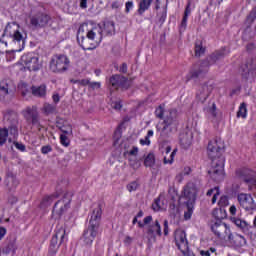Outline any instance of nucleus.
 <instances>
[{"label":"nucleus","mask_w":256,"mask_h":256,"mask_svg":"<svg viewBox=\"0 0 256 256\" xmlns=\"http://www.w3.org/2000/svg\"><path fill=\"white\" fill-rule=\"evenodd\" d=\"M211 231L218 239H220V241H227V237H229V234L231 233L229 226L221 220H217L211 225Z\"/></svg>","instance_id":"nucleus-10"},{"label":"nucleus","mask_w":256,"mask_h":256,"mask_svg":"<svg viewBox=\"0 0 256 256\" xmlns=\"http://www.w3.org/2000/svg\"><path fill=\"white\" fill-rule=\"evenodd\" d=\"M206 195H207V197H211V195H213L212 205H215L217 203V197H219V195H220L219 188L214 187V188L208 190Z\"/></svg>","instance_id":"nucleus-35"},{"label":"nucleus","mask_w":256,"mask_h":256,"mask_svg":"<svg viewBox=\"0 0 256 256\" xmlns=\"http://www.w3.org/2000/svg\"><path fill=\"white\" fill-rule=\"evenodd\" d=\"M62 243H67V234L63 227H60L56 229V233L51 239L50 251L57 253V249H59V245H62Z\"/></svg>","instance_id":"nucleus-12"},{"label":"nucleus","mask_w":256,"mask_h":256,"mask_svg":"<svg viewBox=\"0 0 256 256\" xmlns=\"http://www.w3.org/2000/svg\"><path fill=\"white\" fill-rule=\"evenodd\" d=\"M18 91H20L23 97H26V95H29V85H27L25 82H20L18 84Z\"/></svg>","instance_id":"nucleus-41"},{"label":"nucleus","mask_w":256,"mask_h":256,"mask_svg":"<svg viewBox=\"0 0 256 256\" xmlns=\"http://www.w3.org/2000/svg\"><path fill=\"white\" fill-rule=\"evenodd\" d=\"M4 183L10 191H12V189H15V187L19 185V181H17V178H15L13 173L7 174Z\"/></svg>","instance_id":"nucleus-26"},{"label":"nucleus","mask_w":256,"mask_h":256,"mask_svg":"<svg viewBox=\"0 0 256 256\" xmlns=\"http://www.w3.org/2000/svg\"><path fill=\"white\" fill-rule=\"evenodd\" d=\"M204 111L210 119H215V117H217V105H215V102L206 107Z\"/></svg>","instance_id":"nucleus-31"},{"label":"nucleus","mask_w":256,"mask_h":256,"mask_svg":"<svg viewBox=\"0 0 256 256\" xmlns=\"http://www.w3.org/2000/svg\"><path fill=\"white\" fill-rule=\"evenodd\" d=\"M181 145L187 149L193 143V131L187 129L185 132H182L179 136Z\"/></svg>","instance_id":"nucleus-21"},{"label":"nucleus","mask_w":256,"mask_h":256,"mask_svg":"<svg viewBox=\"0 0 256 256\" xmlns=\"http://www.w3.org/2000/svg\"><path fill=\"white\" fill-rule=\"evenodd\" d=\"M176 246L183 253L184 256H193L189 254V242L187 241V234L183 230H176L174 234Z\"/></svg>","instance_id":"nucleus-11"},{"label":"nucleus","mask_w":256,"mask_h":256,"mask_svg":"<svg viewBox=\"0 0 256 256\" xmlns=\"http://www.w3.org/2000/svg\"><path fill=\"white\" fill-rule=\"evenodd\" d=\"M195 55L196 57L205 55V47H203V43L201 41H197L195 44Z\"/></svg>","instance_id":"nucleus-37"},{"label":"nucleus","mask_w":256,"mask_h":256,"mask_svg":"<svg viewBox=\"0 0 256 256\" xmlns=\"http://www.w3.org/2000/svg\"><path fill=\"white\" fill-rule=\"evenodd\" d=\"M184 201L186 205V210L184 211V219L185 221H189L193 216V205H195V201L197 199V186L193 183H188L186 187H184L183 194L180 197V201Z\"/></svg>","instance_id":"nucleus-5"},{"label":"nucleus","mask_w":256,"mask_h":256,"mask_svg":"<svg viewBox=\"0 0 256 256\" xmlns=\"http://www.w3.org/2000/svg\"><path fill=\"white\" fill-rule=\"evenodd\" d=\"M152 209L154 211H163V209H165V206H161V198L155 200V202L152 205Z\"/></svg>","instance_id":"nucleus-46"},{"label":"nucleus","mask_w":256,"mask_h":256,"mask_svg":"<svg viewBox=\"0 0 256 256\" xmlns=\"http://www.w3.org/2000/svg\"><path fill=\"white\" fill-rule=\"evenodd\" d=\"M22 115L28 123H32L33 125H36V123H39V112H37V107L35 106L26 107L22 111Z\"/></svg>","instance_id":"nucleus-18"},{"label":"nucleus","mask_w":256,"mask_h":256,"mask_svg":"<svg viewBox=\"0 0 256 256\" xmlns=\"http://www.w3.org/2000/svg\"><path fill=\"white\" fill-rule=\"evenodd\" d=\"M207 97H209V89L207 86L202 87V90L197 93V99L201 103H205L207 101Z\"/></svg>","instance_id":"nucleus-34"},{"label":"nucleus","mask_w":256,"mask_h":256,"mask_svg":"<svg viewBox=\"0 0 256 256\" xmlns=\"http://www.w3.org/2000/svg\"><path fill=\"white\" fill-rule=\"evenodd\" d=\"M0 91H3L6 95L9 93V84L6 80L0 82Z\"/></svg>","instance_id":"nucleus-52"},{"label":"nucleus","mask_w":256,"mask_h":256,"mask_svg":"<svg viewBox=\"0 0 256 256\" xmlns=\"http://www.w3.org/2000/svg\"><path fill=\"white\" fill-rule=\"evenodd\" d=\"M60 131H62L64 135H73V126L68 123L63 124L60 126Z\"/></svg>","instance_id":"nucleus-43"},{"label":"nucleus","mask_w":256,"mask_h":256,"mask_svg":"<svg viewBox=\"0 0 256 256\" xmlns=\"http://www.w3.org/2000/svg\"><path fill=\"white\" fill-rule=\"evenodd\" d=\"M86 35L92 40L93 45L99 46L103 41V27L101 24H96L88 30Z\"/></svg>","instance_id":"nucleus-15"},{"label":"nucleus","mask_w":256,"mask_h":256,"mask_svg":"<svg viewBox=\"0 0 256 256\" xmlns=\"http://www.w3.org/2000/svg\"><path fill=\"white\" fill-rule=\"evenodd\" d=\"M226 240L228 241L229 245H231V247H233L234 249H241L245 247V245H247V239L245 238V236L238 233L230 232Z\"/></svg>","instance_id":"nucleus-16"},{"label":"nucleus","mask_w":256,"mask_h":256,"mask_svg":"<svg viewBox=\"0 0 256 256\" xmlns=\"http://www.w3.org/2000/svg\"><path fill=\"white\" fill-rule=\"evenodd\" d=\"M145 167H153L155 165V155L153 153H149L144 160Z\"/></svg>","instance_id":"nucleus-42"},{"label":"nucleus","mask_w":256,"mask_h":256,"mask_svg":"<svg viewBox=\"0 0 256 256\" xmlns=\"http://www.w3.org/2000/svg\"><path fill=\"white\" fill-rule=\"evenodd\" d=\"M71 207V195L65 194L64 197L58 200L52 210V219H61V215L65 214L67 209Z\"/></svg>","instance_id":"nucleus-8"},{"label":"nucleus","mask_w":256,"mask_h":256,"mask_svg":"<svg viewBox=\"0 0 256 256\" xmlns=\"http://www.w3.org/2000/svg\"><path fill=\"white\" fill-rule=\"evenodd\" d=\"M90 89H101V82H90L89 84Z\"/></svg>","instance_id":"nucleus-54"},{"label":"nucleus","mask_w":256,"mask_h":256,"mask_svg":"<svg viewBox=\"0 0 256 256\" xmlns=\"http://www.w3.org/2000/svg\"><path fill=\"white\" fill-rule=\"evenodd\" d=\"M110 84L114 89H129L131 81L121 75H114L110 78Z\"/></svg>","instance_id":"nucleus-19"},{"label":"nucleus","mask_w":256,"mask_h":256,"mask_svg":"<svg viewBox=\"0 0 256 256\" xmlns=\"http://www.w3.org/2000/svg\"><path fill=\"white\" fill-rule=\"evenodd\" d=\"M31 91L34 97H45L47 95V85L41 84L40 86H33Z\"/></svg>","instance_id":"nucleus-27"},{"label":"nucleus","mask_w":256,"mask_h":256,"mask_svg":"<svg viewBox=\"0 0 256 256\" xmlns=\"http://www.w3.org/2000/svg\"><path fill=\"white\" fill-rule=\"evenodd\" d=\"M151 3H153V0H141L137 10L138 15H143L145 11H148Z\"/></svg>","instance_id":"nucleus-29"},{"label":"nucleus","mask_w":256,"mask_h":256,"mask_svg":"<svg viewBox=\"0 0 256 256\" xmlns=\"http://www.w3.org/2000/svg\"><path fill=\"white\" fill-rule=\"evenodd\" d=\"M120 73H127V63H123L120 67Z\"/></svg>","instance_id":"nucleus-63"},{"label":"nucleus","mask_w":256,"mask_h":256,"mask_svg":"<svg viewBox=\"0 0 256 256\" xmlns=\"http://www.w3.org/2000/svg\"><path fill=\"white\" fill-rule=\"evenodd\" d=\"M42 111L45 113V115H53L57 113V105L45 103L43 105Z\"/></svg>","instance_id":"nucleus-33"},{"label":"nucleus","mask_w":256,"mask_h":256,"mask_svg":"<svg viewBox=\"0 0 256 256\" xmlns=\"http://www.w3.org/2000/svg\"><path fill=\"white\" fill-rule=\"evenodd\" d=\"M52 99L54 103H59V101H61V97L57 93L53 94Z\"/></svg>","instance_id":"nucleus-61"},{"label":"nucleus","mask_w":256,"mask_h":256,"mask_svg":"<svg viewBox=\"0 0 256 256\" xmlns=\"http://www.w3.org/2000/svg\"><path fill=\"white\" fill-rule=\"evenodd\" d=\"M155 115L158 119H163V115H165V108H163V106L156 108Z\"/></svg>","instance_id":"nucleus-51"},{"label":"nucleus","mask_w":256,"mask_h":256,"mask_svg":"<svg viewBox=\"0 0 256 256\" xmlns=\"http://www.w3.org/2000/svg\"><path fill=\"white\" fill-rule=\"evenodd\" d=\"M21 61L25 65V69H28V71H39V69H41L39 57L35 56L33 53L23 55Z\"/></svg>","instance_id":"nucleus-14"},{"label":"nucleus","mask_w":256,"mask_h":256,"mask_svg":"<svg viewBox=\"0 0 256 256\" xmlns=\"http://www.w3.org/2000/svg\"><path fill=\"white\" fill-rule=\"evenodd\" d=\"M19 137V126L16 119H13L12 123L9 126H5L0 128V147H3L5 143H13L14 147L21 151V153H25L27 151V147L25 144L21 142H17V138Z\"/></svg>","instance_id":"nucleus-3"},{"label":"nucleus","mask_w":256,"mask_h":256,"mask_svg":"<svg viewBox=\"0 0 256 256\" xmlns=\"http://www.w3.org/2000/svg\"><path fill=\"white\" fill-rule=\"evenodd\" d=\"M229 212L231 213V215H236L237 207L235 205L230 206Z\"/></svg>","instance_id":"nucleus-62"},{"label":"nucleus","mask_w":256,"mask_h":256,"mask_svg":"<svg viewBox=\"0 0 256 256\" xmlns=\"http://www.w3.org/2000/svg\"><path fill=\"white\" fill-rule=\"evenodd\" d=\"M219 207H227L229 205V198L227 196H222L218 201Z\"/></svg>","instance_id":"nucleus-53"},{"label":"nucleus","mask_w":256,"mask_h":256,"mask_svg":"<svg viewBox=\"0 0 256 256\" xmlns=\"http://www.w3.org/2000/svg\"><path fill=\"white\" fill-rule=\"evenodd\" d=\"M81 33H83V27L79 28L77 39L78 43L81 45L84 51H93V49H97V47H99L98 45L93 44V40L89 38L88 35L84 37L83 35H81Z\"/></svg>","instance_id":"nucleus-17"},{"label":"nucleus","mask_w":256,"mask_h":256,"mask_svg":"<svg viewBox=\"0 0 256 256\" xmlns=\"http://www.w3.org/2000/svg\"><path fill=\"white\" fill-rule=\"evenodd\" d=\"M137 189H139V182L138 181H133V182H130L128 185H127V190L132 193V191H137Z\"/></svg>","instance_id":"nucleus-47"},{"label":"nucleus","mask_w":256,"mask_h":256,"mask_svg":"<svg viewBox=\"0 0 256 256\" xmlns=\"http://www.w3.org/2000/svg\"><path fill=\"white\" fill-rule=\"evenodd\" d=\"M251 71H253V61L251 60L245 64H242L240 67V72L242 73L243 77H247Z\"/></svg>","instance_id":"nucleus-32"},{"label":"nucleus","mask_w":256,"mask_h":256,"mask_svg":"<svg viewBox=\"0 0 256 256\" xmlns=\"http://www.w3.org/2000/svg\"><path fill=\"white\" fill-rule=\"evenodd\" d=\"M161 3L164 4V7L162 11L157 14V18L159 23L163 25V23H165V20L167 19V0H156V9H159Z\"/></svg>","instance_id":"nucleus-22"},{"label":"nucleus","mask_w":256,"mask_h":256,"mask_svg":"<svg viewBox=\"0 0 256 256\" xmlns=\"http://www.w3.org/2000/svg\"><path fill=\"white\" fill-rule=\"evenodd\" d=\"M17 248H15V244L14 243H10L7 245V247L2 249V253H4L5 255H9V253L12 251V253H15Z\"/></svg>","instance_id":"nucleus-44"},{"label":"nucleus","mask_w":256,"mask_h":256,"mask_svg":"<svg viewBox=\"0 0 256 256\" xmlns=\"http://www.w3.org/2000/svg\"><path fill=\"white\" fill-rule=\"evenodd\" d=\"M27 39V33L19 24L12 22L8 23L5 27L4 33L0 38V55L7 51V45H17L18 48L15 49V53H20L25 49V41Z\"/></svg>","instance_id":"nucleus-2"},{"label":"nucleus","mask_w":256,"mask_h":256,"mask_svg":"<svg viewBox=\"0 0 256 256\" xmlns=\"http://www.w3.org/2000/svg\"><path fill=\"white\" fill-rule=\"evenodd\" d=\"M165 155H164V164L165 165H171L173 164V161L175 159V155H177V149H174L171 152V146H167L165 148Z\"/></svg>","instance_id":"nucleus-24"},{"label":"nucleus","mask_w":256,"mask_h":256,"mask_svg":"<svg viewBox=\"0 0 256 256\" xmlns=\"http://www.w3.org/2000/svg\"><path fill=\"white\" fill-rule=\"evenodd\" d=\"M221 57H225V52H216L213 53L207 61L202 62L199 65H195L193 69L191 70V78L193 77H199L202 73H207L209 71V66L213 65L214 63H217Z\"/></svg>","instance_id":"nucleus-7"},{"label":"nucleus","mask_w":256,"mask_h":256,"mask_svg":"<svg viewBox=\"0 0 256 256\" xmlns=\"http://www.w3.org/2000/svg\"><path fill=\"white\" fill-rule=\"evenodd\" d=\"M53 151V149L51 148V146H43L41 148V153L43 155H47V153H51Z\"/></svg>","instance_id":"nucleus-55"},{"label":"nucleus","mask_w":256,"mask_h":256,"mask_svg":"<svg viewBox=\"0 0 256 256\" xmlns=\"http://www.w3.org/2000/svg\"><path fill=\"white\" fill-rule=\"evenodd\" d=\"M238 203L242 209H245L248 213L253 214L256 211V203L251 194L241 193L237 197Z\"/></svg>","instance_id":"nucleus-13"},{"label":"nucleus","mask_w":256,"mask_h":256,"mask_svg":"<svg viewBox=\"0 0 256 256\" xmlns=\"http://www.w3.org/2000/svg\"><path fill=\"white\" fill-rule=\"evenodd\" d=\"M148 235H152V237H155V235L161 237V235H163V232L161 231V224H159V220H155L153 224L149 226Z\"/></svg>","instance_id":"nucleus-25"},{"label":"nucleus","mask_w":256,"mask_h":256,"mask_svg":"<svg viewBox=\"0 0 256 256\" xmlns=\"http://www.w3.org/2000/svg\"><path fill=\"white\" fill-rule=\"evenodd\" d=\"M189 15H191V2H188L184 12V17L189 18Z\"/></svg>","instance_id":"nucleus-56"},{"label":"nucleus","mask_w":256,"mask_h":256,"mask_svg":"<svg viewBox=\"0 0 256 256\" xmlns=\"http://www.w3.org/2000/svg\"><path fill=\"white\" fill-rule=\"evenodd\" d=\"M177 110L173 109L169 111L162 122L156 125V131L160 133L161 137H167L170 133H173L177 129Z\"/></svg>","instance_id":"nucleus-6"},{"label":"nucleus","mask_w":256,"mask_h":256,"mask_svg":"<svg viewBox=\"0 0 256 256\" xmlns=\"http://www.w3.org/2000/svg\"><path fill=\"white\" fill-rule=\"evenodd\" d=\"M134 7H135V3L133 2V0L127 1L125 3V13H131Z\"/></svg>","instance_id":"nucleus-50"},{"label":"nucleus","mask_w":256,"mask_h":256,"mask_svg":"<svg viewBox=\"0 0 256 256\" xmlns=\"http://www.w3.org/2000/svg\"><path fill=\"white\" fill-rule=\"evenodd\" d=\"M60 143L63 145V147H69V137H67V134H61L60 135Z\"/></svg>","instance_id":"nucleus-49"},{"label":"nucleus","mask_w":256,"mask_h":256,"mask_svg":"<svg viewBox=\"0 0 256 256\" xmlns=\"http://www.w3.org/2000/svg\"><path fill=\"white\" fill-rule=\"evenodd\" d=\"M50 69L54 73H63L69 69V58L65 55H56L50 62Z\"/></svg>","instance_id":"nucleus-9"},{"label":"nucleus","mask_w":256,"mask_h":256,"mask_svg":"<svg viewBox=\"0 0 256 256\" xmlns=\"http://www.w3.org/2000/svg\"><path fill=\"white\" fill-rule=\"evenodd\" d=\"M101 225V208L93 210L88 228L84 231L82 241L84 245L91 246L97 235H99V226Z\"/></svg>","instance_id":"nucleus-4"},{"label":"nucleus","mask_w":256,"mask_h":256,"mask_svg":"<svg viewBox=\"0 0 256 256\" xmlns=\"http://www.w3.org/2000/svg\"><path fill=\"white\" fill-rule=\"evenodd\" d=\"M76 83H79V85H83V86L90 85V81L87 79L78 80L76 81Z\"/></svg>","instance_id":"nucleus-60"},{"label":"nucleus","mask_w":256,"mask_h":256,"mask_svg":"<svg viewBox=\"0 0 256 256\" xmlns=\"http://www.w3.org/2000/svg\"><path fill=\"white\" fill-rule=\"evenodd\" d=\"M233 223L236 225V227H239V229H242L244 233H247L249 229H251V225L247 223L245 220L239 219V218H233Z\"/></svg>","instance_id":"nucleus-28"},{"label":"nucleus","mask_w":256,"mask_h":256,"mask_svg":"<svg viewBox=\"0 0 256 256\" xmlns=\"http://www.w3.org/2000/svg\"><path fill=\"white\" fill-rule=\"evenodd\" d=\"M153 135H154L153 130H148L147 135L144 138L140 139V145H143V146L151 145L150 139L151 137H153Z\"/></svg>","instance_id":"nucleus-40"},{"label":"nucleus","mask_w":256,"mask_h":256,"mask_svg":"<svg viewBox=\"0 0 256 256\" xmlns=\"http://www.w3.org/2000/svg\"><path fill=\"white\" fill-rule=\"evenodd\" d=\"M237 117L242 119H247V104L242 103L239 106V110L237 112Z\"/></svg>","instance_id":"nucleus-38"},{"label":"nucleus","mask_w":256,"mask_h":256,"mask_svg":"<svg viewBox=\"0 0 256 256\" xmlns=\"http://www.w3.org/2000/svg\"><path fill=\"white\" fill-rule=\"evenodd\" d=\"M164 235L167 236L169 235V221L164 220Z\"/></svg>","instance_id":"nucleus-57"},{"label":"nucleus","mask_w":256,"mask_h":256,"mask_svg":"<svg viewBox=\"0 0 256 256\" xmlns=\"http://www.w3.org/2000/svg\"><path fill=\"white\" fill-rule=\"evenodd\" d=\"M87 1L88 0H80L81 9H87Z\"/></svg>","instance_id":"nucleus-64"},{"label":"nucleus","mask_w":256,"mask_h":256,"mask_svg":"<svg viewBox=\"0 0 256 256\" xmlns=\"http://www.w3.org/2000/svg\"><path fill=\"white\" fill-rule=\"evenodd\" d=\"M111 108L116 109V111L121 110L123 104H121V100H111L110 102Z\"/></svg>","instance_id":"nucleus-48"},{"label":"nucleus","mask_w":256,"mask_h":256,"mask_svg":"<svg viewBox=\"0 0 256 256\" xmlns=\"http://www.w3.org/2000/svg\"><path fill=\"white\" fill-rule=\"evenodd\" d=\"M49 19V15L40 13L32 16L30 23L33 27H45L49 23Z\"/></svg>","instance_id":"nucleus-20"},{"label":"nucleus","mask_w":256,"mask_h":256,"mask_svg":"<svg viewBox=\"0 0 256 256\" xmlns=\"http://www.w3.org/2000/svg\"><path fill=\"white\" fill-rule=\"evenodd\" d=\"M103 37L115 35V23L113 21H105L102 25Z\"/></svg>","instance_id":"nucleus-23"},{"label":"nucleus","mask_w":256,"mask_h":256,"mask_svg":"<svg viewBox=\"0 0 256 256\" xmlns=\"http://www.w3.org/2000/svg\"><path fill=\"white\" fill-rule=\"evenodd\" d=\"M139 155V147L132 146L124 151V157Z\"/></svg>","instance_id":"nucleus-39"},{"label":"nucleus","mask_w":256,"mask_h":256,"mask_svg":"<svg viewBox=\"0 0 256 256\" xmlns=\"http://www.w3.org/2000/svg\"><path fill=\"white\" fill-rule=\"evenodd\" d=\"M225 144L221 138H216L208 143V156L212 159V166L209 170V175L214 181H221L225 175V157H223V150Z\"/></svg>","instance_id":"nucleus-1"},{"label":"nucleus","mask_w":256,"mask_h":256,"mask_svg":"<svg viewBox=\"0 0 256 256\" xmlns=\"http://www.w3.org/2000/svg\"><path fill=\"white\" fill-rule=\"evenodd\" d=\"M188 19L189 18H187V16H183V19H182V22H181V29H186Z\"/></svg>","instance_id":"nucleus-59"},{"label":"nucleus","mask_w":256,"mask_h":256,"mask_svg":"<svg viewBox=\"0 0 256 256\" xmlns=\"http://www.w3.org/2000/svg\"><path fill=\"white\" fill-rule=\"evenodd\" d=\"M55 199H57V196L55 195L46 196L42 200L40 206L42 208L49 207V205H51L55 201Z\"/></svg>","instance_id":"nucleus-36"},{"label":"nucleus","mask_w":256,"mask_h":256,"mask_svg":"<svg viewBox=\"0 0 256 256\" xmlns=\"http://www.w3.org/2000/svg\"><path fill=\"white\" fill-rule=\"evenodd\" d=\"M7 235V229L5 227H0V241Z\"/></svg>","instance_id":"nucleus-58"},{"label":"nucleus","mask_w":256,"mask_h":256,"mask_svg":"<svg viewBox=\"0 0 256 256\" xmlns=\"http://www.w3.org/2000/svg\"><path fill=\"white\" fill-rule=\"evenodd\" d=\"M110 7H111V9L117 11V10L121 9V7H123V1L114 0L110 3Z\"/></svg>","instance_id":"nucleus-45"},{"label":"nucleus","mask_w":256,"mask_h":256,"mask_svg":"<svg viewBox=\"0 0 256 256\" xmlns=\"http://www.w3.org/2000/svg\"><path fill=\"white\" fill-rule=\"evenodd\" d=\"M125 159L129 161L130 167H133L134 169H139V167H141V159H139V155L126 156Z\"/></svg>","instance_id":"nucleus-30"}]
</instances>
